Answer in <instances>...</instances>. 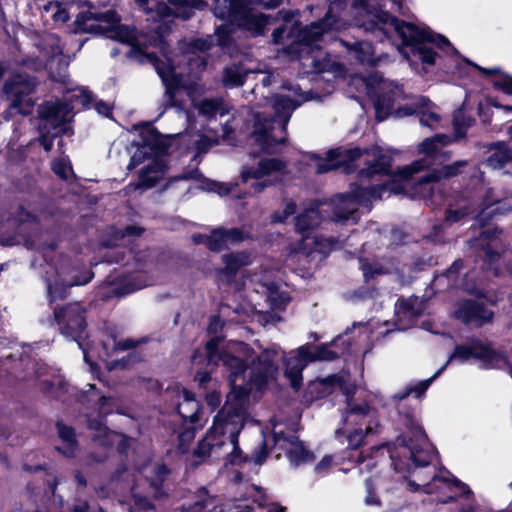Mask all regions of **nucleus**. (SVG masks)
<instances>
[{
  "label": "nucleus",
  "mask_w": 512,
  "mask_h": 512,
  "mask_svg": "<svg viewBox=\"0 0 512 512\" xmlns=\"http://www.w3.org/2000/svg\"><path fill=\"white\" fill-rule=\"evenodd\" d=\"M223 323L217 316L211 318L208 332L212 338L206 343V359L208 365H222L227 373L231 387L230 393L222 409L214 417L213 425L194 450V456L223 459L225 463L238 465L245 461V456L238 445V436L247 419L248 389L246 372L248 361L252 359L254 350L247 344L231 341L219 351Z\"/></svg>",
  "instance_id": "1"
},
{
  "label": "nucleus",
  "mask_w": 512,
  "mask_h": 512,
  "mask_svg": "<svg viewBox=\"0 0 512 512\" xmlns=\"http://www.w3.org/2000/svg\"><path fill=\"white\" fill-rule=\"evenodd\" d=\"M404 424L405 433L385 447L395 471L394 482L413 492L436 494L440 503L468 496L471 491L466 484L451 478L447 470L436 471L431 466L435 452L417 419L406 415Z\"/></svg>",
  "instance_id": "2"
},
{
  "label": "nucleus",
  "mask_w": 512,
  "mask_h": 512,
  "mask_svg": "<svg viewBox=\"0 0 512 512\" xmlns=\"http://www.w3.org/2000/svg\"><path fill=\"white\" fill-rule=\"evenodd\" d=\"M118 21L117 14L112 10L102 13L81 12L76 16L74 32L99 29L105 31L108 38L129 45L128 51L125 52L126 56L141 64H152L161 78L165 86V108L175 106V96L185 83L182 73L177 71L174 61L166 52L162 25L157 26L152 36H148L138 35L134 28L118 24Z\"/></svg>",
  "instance_id": "3"
},
{
  "label": "nucleus",
  "mask_w": 512,
  "mask_h": 512,
  "mask_svg": "<svg viewBox=\"0 0 512 512\" xmlns=\"http://www.w3.org/2000/svg\"><path fill=\"white\" fill-rule=\"evenodd\" d=\"M352 11L355 24L365 32L371 33L377 41H383L396 33L402 43L399 52L411 66L418 63L433 65L436 52L433 45L446 49L447 53L454 52L447 38L433 35L423 25L410 22H400L395 17L381 10L374 0H353Z\"/></svg>",
  "instance_id": "4"
},
{
  "label": "nucleus",
  "mask_w": 512,
  "mask_h": 512,
  "mask_svg": "<svg viewBox=\"0 0 512 512\" xmlns=\"http://www.w3.org/2000/svg\"><path fill=\"white\" fill-rule=\"evenodd\" d=\"M344 343L342 337H338L330 343L314 346L312 344H304L294 350L286 353L279 345L272 344L269 347L262 348L256 343L261 350L260 354L252 355L249 359L250 366L246 372V383L244 386L248 392L252 386L260 389L270 379H272L277 371L276 360L279 357L283 359L284 375L290 381L291 386L298 390L303 381V370L309 363L315 361H331L343 354L346 348L339 349V345Z\"/></svg>",
  "instance_id": "5"
},
{
  "label": "nucleus",
  "mask_w": 512,
  "mask_h": 512,
  "mask_svg": "<svg viewBox=\"0 0 512 512\" xmlns=\"http://www.w3.org/2000/svg\"><path fill=\"white\" fill-rule=\"evenodd\" d=\"M341 6L342 0H334L322 20L313 22L301 29L294 27L291 35L288 36L292 40L285 52L301 59L310 58L309 65L318 73L341 74L343 72L342 65L331 55L322 53L320 45L329 32L340 31L346 27L347 22L337 14Z\"/></svg>",
  "instance_id": "6"
},
{
  "label": "nucleus",
  "mask_w": 512,
  "mask_h": 512,
  "mask_svg": "<svg viewBox=\"0 0 512 512\" xmlns=\"http://www.w3.org/2000/svg\"><path fill=\"white\" fill-rule=\"evenodd\" d=\"M214 14L216 17L227 20L229 23L221 24L216 28L215 35L206 39L193 41L194 50L205 51L211 48L214 42L222 48L229 47L231 42V26L236 25L252 35H261L268 24V17L254 8L255 3L272 9L280 6L282 0H214Z\"/></svg>",
  "instance_id": "7"
},
{
  "label": "nucleus",
  "mask_w": 512,
  "mask_h": 512,
  "mask_svg": "<svg viewBox=\"0 0 512 512\" xmlns=\"http://www.w3.org/2000/svg\"><path fill=\"white\" fill-rule=\"evenodd\" d=\"M449 143L450 137L444 134L426 138L419 145V153L422 157L399 171V176L408 181L414 174L428 170L425 175L419 176L416 180L414 189L419 197L434 198V190L438 182L443 178L456 176L467 165L466 161H456L453 164L441 166L444 160L442 148Z\"/></svg>",
  "instance_id": "8"
},
{
  "label": "nucleus",
  "mask_w": 512,
  "mask_h": 512,
  "mask_svg": "<svg viewBox=\"0 0 512 512\" xmlns=\"http://www.w3.org/2000/svg\"><path fill=\"white\" fill-rule=\"evenodd\" d=\"M316 383L323 388L324 394H330L336 389L344 393L346 397V412L343 419L345 427L337 430L336 435L338 438L345 435L349 448H358L365 436L377 432L379 423L376 411L366 402H359L363 391H359L343 376L338 375L318 379Z\"/></svg>",
  "instance_id": "9"
},
{
  "label": "nucleus",
  "mask_w": 512,
  "mask_h": 512,
  "mask_svg": "<svg viewBox=\"0 0 512 512\" xmlns=\"http://www.w3.org/2000/svg\"><path fill=\"white\" fill-rule=\"evenodd\" d=\"M359 161H363L366 165L357 173L360 181L389 174L391 157L377 146L366 150L360 148L330 150L325 158L315 157L314 166L317 173H325L342 166L349 172L352 167L359 166L357 164Z\"/></svg>",
  "instance_id": "10"
},
{
  "label": "nucleus",
  "mask_w": 512,
  "mask_h": 512,
  "mask_svg": "<svg viewBox=\"0 0 512 512\" xmlns=\"http://www.w3.org/2000/svg\"><path fill=\"white\" fill-rule=\"evenodd\" d=\"M307 99L301 95L291 98L276 95L273 100L275 117L268 119L260 113L255 115L251 142L265 153H274L286 140L285 130L293 111Z\"/></svg>",
  "instance_id": "11"
},
{
  "label": "nucleus",
  "mask_w": 512,
  "mask_h": 512,
  "mask_svg": "<svg viewBox=\"0 0 512 512\" xmlns=\"http://www.w3.org/2000/svg\"><path fill=\"white\" fill-rule=\"evenodd\" d=\"M68 94L71 95H65L63 101L49 100L37 109L39 142L47 152L52 149L56 136L69 132V119L74 101L79 100L83 105H88L91 100V95L84 89H73Z\"/></svg>",
  "instance_id": "12"
},
{
  "label": "nucleus",
  "mask_w": 512,
  "mask_h": 512,
  "mask_svg": "<svg viewBox=\"0 0 512 512\" xmlns=\"http://www.w3.org/2000/svg\"><path fill=\"white\" fill-rule=\"evenodd\" d=\"M400 186L394 180L385 181L368 188L352 187L351 193L338 195L332 199V219L336 222L351 220L357 222L356 214L360 207L371 209V201L381 199L385 194L398 193Z\"/></svg>",
  "instance_id": "13"
},
{
  "label": "nucleus",
  "mask_w": 512,
  "mask_h": 512,
  "mask_svg": "<svg viewBox=\"0 0 512 512\" xmlns=\"http://www.w3.org/2000/svg\"><path fill=\"white\" fill-rule=\"evenodd\" d=\"M53 249L54 245L42 248L43 257L48 266L44 279L51 302L64 298L70 287L85 285L93 277V273L89 270H85L81 272V275H78L72 268L70 261L63 256H60L55 263H50L48 257Z\"/></svg>",
  "instance_id": "14"
},
{
  "label": "nucleus",
  "mask_w": 512,
  "mask_h": 512,
  "mask_svg": "<svg viewBox=\"0 0 512 512\" xmlns=\"http://www.w3.org/2000/svg\"><path fill=\"white\" fill-rule=\"evenodd\" d=\"M287 173V165L277 158H251L241 166L240 179L249 184L253 192L261 193L281 181Z\"/></svg>",
  "instance_id": "15"
},
{
  "label": "nucleus",
  "mask_w": 512,
  "mask_h": 512,
  "mask_svg": "<svg viewBox=\"0 0 512 512\" xmlns=\"http://www.w3.org/2000/svg\"><path fill=\"white\" fill-rule=\"evenodd\" d=\"M147 21L166 25L175 17L188 19L193 9H202L203 0H168L169 5L156 0H135Z\"/></svg>",
  "instance_id": "16"
},
{
  "label": "nucleus",
  "mask_w": 512,
  "mask_h": 512,
  "mask_svg": "<svg viewBox=\"0 0 512 512\" xmlns=\"http://www.w3.org/2000/svg\"><path fill=\"white\" fill-rule=\"evenodd\" d=\"M364 85L368 96L374 103L376 118L386 119L392 111L393 103L402 97L403 90L390 80L384 79L378 72L371 74Z\"/></svg>",
  "instance_id": "17"
},
{
  "label": "nucleus",
  "mask_w": 512,
  "mask_h": 512,
  "mask_svg": "<svg viewBox=\"0 0 512 512\" xmlns=\"http://www.w3.org/2000/svg\"><path fill=\"white\" fill-rule=\"evenodd\" d=\"M37 86L34 77L18 73L12 75L3 85V95L10 102L9 109L22 115H28L35 101L32 98Z\"/></svg>",
  "instance_id": "18"
},
{
  "label": "nucleus",
  "mask_w": 512,
  "mask_h": 512,
  "mask_svg": "<svg viewBox=\"0 0 512 512\" xmlns=\"http://www.w3.org/2000/svg\"><path fill=\"white\" fill-rule=\"evenodd\" d=\"M54 317L60 333L78 344L84 353V360L88 363V355L82 343L86 328L84 309L78 303L69 304L64 308L55 309Z\"/></svg>",
  "instance_id": "19"
},
{
  "label": "nucleus",
  "mask_w": 512,
  "mask_h": 512,
  "mask_svg": "<svg viewBox=\"0 0 512 512\" xmlns=\"http://www.w3.org/2000/svg\"><path fill=\"white\" fill-rule=\"evenodd\" d=\"M89 397L97 399L99 405V418H88V427L95 430L97 433L93 436L95 440L100 441L102 445L117 444V449L120 453L126 452L127 439L124 435L110 431L103 422V416L112 412V399L105 396H98L93 391L94 385L89 384Z\"/></svg>",
  "instance_id": "20"
},
{
  "label": "nucleus",
  "mask_w": 512,
  "mask_h": 512,
  "mask_svg": "<svg viewBox=\"0 0 512 512\" xmlns=\"http://www.w3.org/2000/svg\"><path fill=\"white\" fill-rule=\"evenodd\" d=\"M272 438L274 442L273 448L283 450L292 467H299L313 462L314 454L307 450L303 443L299 441L294 429L285 432L281 425L274 424Z\"/></svg>",
  "instance_id": "21"
},
{
  "label": "nucleus",
  "mask_w": 512,
  "mask_h": 512,
  "mask_svg": "<svg viewBox=\"0 0 512 512\" xmlns=\"http://www.w3.org/2000/svg\"><path fill=\"white\" fill-rule=\"evenodd\" d=\"M338 247V241L334 238H323L319 236H304L300 243L291 249L287 261L290 264L308 263L315 254L326 255Z\"/></svg>",
  "instance_id": "22"
},
{
  "label": "nucleus",
  "mask_w": 512,
  "mask_h": 512,
  "mask_svg": "<svg viewBox=\"0 0 512 512\" xmlns=\"http://www.w3.org/2000/svg\"><path fill=\"white\" fill-rule=\"evenodd\" d=\"M425 301L419 297L400 299L395 305V317L398 330H406L414 324L416 317L425 310Z\"/></svg>",
  "instance_id": "23"
},
{
  "label": "nucleus",
  "mask_w": 512,
  "mask_h": 512,
  "mask_svg": "<svg viewBox=\"0 0 512 512\" xmlns=\"http://www.w3.org/2000/svg\"><path fill=\"white\" fill-rule=\"evenodd\" d=\"M47 43L51 46V57L47 61V67L51 78L54 81L65 82L67 77L68 63L62 55V47L60 40L55 35H49L46 38Z\"/></svg>",
  "instance_id": "24"
},
{
  "label": "nucleus",
  "mask_w": 512,
  "mask_h": 512,
  "mask_svg": "<svg viewBox=\"0 0 512 512\" xmlns=\"http://www.w3.org/2000/svg\"><path fill=\"white\" fill-rule=\"evenodd\" d=\"M493 313L481 303L473 300H465L458 304L455 316L464 323L483 324L491 320Z\"/></svg>",
  "instance_id": "25"
},
{
  "label": "nucleus",
  "mask_w": 512,
  "mask_h": 512,
  "mask_svg": "<svg viewBox=\"0 0 512 512\" xmlns=\"http://www.w3.org/2000/svg\"><path fill=\"white\" fill-rule=\"evenodd\" d=\"M512 210L510 201L501 200L495 196L494 191H489L483 202V207L476 215L479 223L485 224L489 220L495 219L500 215H505Z\"/></svg>",
  "instance_id": "26"
},
{
  "label": "nucleus",
  "mask_w": 512,
  "mask_h": 512,
  "mask_svg": "<svg viewBox=\"0 0 512 512\" xmlns=\"http://www.w3.org/2000/svg\"><path fill=\"white\" fill-rule=\"evenodd\" d=\"M163 152L164 148L159 145L157 137L150 135L141 145H138L127 168L131 170L146 160L149 161V164H152L154 159H162L161 154Z\"/></svg>",
  "instance_id": "27"
},
{
  "label": "nucleus",
  "mask_w": 512,
  "mask_h": 512,
  "mask_svg": "<svg viewBox=\"0 0 512 512\" xmlns=\"http://www.w3.org/2000/svg\"><path fill=\"white\" fill-rule=\"evenodd\" d=\"M175 396L179 416L190 423L198 422L200 420V407L194 395L185 388H177Z\"/></svg>",
  "instance_id": "28"
},
{
  "label": "nucleus",
  "mask_w": 512,
  "mask_h": 512,
  "mask_svg": "<svg viewBox=\"0 0 512 512\" xmlns=\"http://www.w3.org/2000/svg\"><path fill=\"white\" fill-rule=\"evenodd\" d=\"M179 512H227L220 500L211 496L206 490L199 491L195 500L191 503L184 504Z\"/></svg>",
  "instance_id": "29"
},
{
  "label": "nucleus",
  "mask_w": 512,
  "mask_h": 512,
  "mask_svg": "<svg viewBox=\"0 0 512 512\" xmlns=\"http://www.w3.org/2000/svg\"><path fill=\"white\" fill-rule=\"evenodd\" d=\"M245 239L244 233L236 228L216 229L208 238V248L212 251H220L230 245L241 242Z\"/></svg>",
  "instance_id": "30"
},
{
  "label": "nucleus",
  "mask_w": 512,
  "mask_h": 512,
  "mask_svg": "<svg viewBox=\"0 0 512 512\" xmlns=\"http://www.w3.org/2000/svg\"><path fill=\"white\" fill-rule=\"evenodd\" d=\"M463 268L464 266L462 261L456 260L442 278H446L451 287L462 288L471 294L477 293L475 282L473 280L470 281V272L467 271L461 274V270Z\"/></svg>",
  "instance_id": "31"
},
{
  "label": "nucleus",
  "mask_w": 512,
  "mask_h": 512,
  "mask_svg": "<svg viewBox=\"0 0 512 512\" xmlns=\"http://www.w3.org/2000/svg\"><path fill=\"white\" fill-rule=\"evenodd\" d=\"M165 164L163 159H154L152 164L143 167L139 174V181L134 189H148L153 187L162 177Z\"/></svg>",
  "instance_id": "32"
},
{
  "label": "nucleus",
  "mask_w": 512,
  "mask_h": 512,
  "mask_svg": "<svg viewBox=\"0 0 512 512\" xmlns=\"http://www.w3.org/2000/svg\"><path fill=\"white\" fill-rule=\"evenodd\" d=\"M222 260L225 267L221 270V276L225 277L227 282H230L239 268L252 263V255L248 252L229 253L224 254Z\"/></svg>",
  "instance_id": "33"
},
{
  "label": "nucleus",
  "mask_w": 512,
  "mask_h": 512,
  "mask_svg": "<svg viewBox=\"0 0 512 512\" xmlns=\"http://www.w3.org/2000/svg\"><path fill=\"white\" fill-rule=\"evenodd\" d=\"M323 212H325L323 206L317 205L307 209L304 213L296 217V229L302 235V238L310 235L309 231L316 228L321 223Z\"/></svg>",
  "instance_id": "34"
},
{
  "label": "nucleus",
  "mask_w": 512,
  "mask_h": 512,
  "mask_svg": "<svg viewBox=\"0 0 512 512\" xmlns=\"http://www.w3.org/2000/svg\"><path fill=\"white\" fill-rule=\"evenodd\" d=\"M57 431L60 441L57 450L66 457H73L78 449L74 430L63 423H58Z\"/></svg>",
  "instance_id": "35"
},
{
  "label": "nucleus",
  "mask_w": 512,
  "mask_h": 512,
  "mask_svg": "<svg viewBox=\"0 0 512 512\" xmlns=\"http://www.w3.org/2000/svg\"><path fill=\"white\" fill-rule=\"evenodd\" d=\"M512 138V126L509 128ZM512 161V147L509 148L502 142L493 145L491 154L486 160V165L492 169H500Z\"/></svg>",
  "instance_id": "36"
},
{
  "label": "nucleus",
  "mask_w": 512,
  "mask_h": 512,
  "mask_svg": "<svg viewBox=\"0 0 512 512\" xmlns=\"http://www.w3.org/2000/svg\"><path fill=\"white\" fill-rule=\"evenodd\" d=\"M418 115L420 123L431 129L440 127L441 117L438 109L429 100L421 98L418 100Z\"/></svg>",
  "instance_id": "37"
},
{
  "label": "nucleus",
  "mask_w": 512,
  "mask_h": 512,
  "mask_svg": "<svg viewBox=\"0 0 512 512\" xmlns=\"http://www.w3.org/2000/svg\"><path fill=\"white\" fill-rule=\"evenodd\" d=\"M340 43L344 45L359 62L367 64H374L376 62L374 58V49L370 42L356 41L354 43H349L341 40Z\"/></svg>",
  "instance_id": "38"
},
{
  "label": "nucleus",
  "mask_w": 512,
  "mask_h": 512,
  "mask_svg": "<svg viewBox=\"0 0 512 512\" xmlns=\"http://www.w3.org/2000/svg\"><path fill=\"white\" fill-rule=\"evenodd\" d=\"M198 112L207 117L212 118L217 115L223 117L230 111L228 105H226L222 99H204L196 104Z\"/></svg>",
  "instance_id": "39"
},
{
  "label": "nucleus",
  "mask_w": 512,
  "mask_h": 512,
  "mask_svg": "<svg viewBox=\"0 0 512 512\" xmlns=\"http://www.w3.org/2000/svg\"><path fill=\"white\" fill-rule=\"evenodd\" d=\"M365 485H366V490H367V496L365 497V503H366V505H369V506L370 505L378 506L380 504V501L374 495L375 490L389 491L393 488L392 485H390L389 481L383 476H375L371 479H368L366 481Z\"/></svg>",
  "instance_id": "40"
},
{
  "label": "nucleus",
  "mask_w": 512,
  "mask_h": 512,
  "mask_svg": "<svg viewBox=\"0 0 512 512\" xmlns=\"http://www.w3.org/2000/svg\"><path fill=\"white\" fill-rule=\"evenodd\" d=\"M262 289V293L266 295L267 301L270 303L272 308L280 309L289 301V297L285 293L279 291V287L275 282H264L262 284Z\"/></svg>",
  "instance_id": "41"
},
{
  "label": "nucleus",
  "mask_w": 512,
  "mask_h": 512,
  "mask_svg": "<svg viewBox=\"0 0 512 512\" xmlns=\"http://www.w3.org/2000/svg\"><path fill=\"white\" fill-rule=\"evenodd\" d=\"M142 231V228L138 226H127L124 230H114L112 239L104 243V245L106 247H116L120 244H130L132 238L140 236Z\"/></svg>",
  "instance_id": "42"
},
{
  "label": "nucleus",
  "mask_w": 512,
  "mask_h": 512,
  "mask_svg": "<svg viewBox=\"0 0 512 512\" xmlns=\"http://www.w3.org/2000/svg\"><path fill=\"white\" fill-rule=\"evenodd\" d=\"M248 71L240 65L226 67L223 72V84L225 87L234 88L244 84Z\"/></svg>",
  "instance_id": "43"
},
{
  "label": "nucleus",
  "mask_w": 512,
  "mask_h": 512,
  "mask_svg": "<svg viewBox=\"0 0 512 512\" xmlns=\"http://www.w3.org/2000/svg\"><path fill=\"white\" fill-rule=\"evenodd\" d=\"M145 476L149 478L150 485L157 491L167 475V469L164 465H153L145 467L142 470Z\"/></svg>",
  "instance_id": "44"
},
{
  "label": "nucleus",
  "mask_w": 512,
  "mask_h": 512,
  "mask_svg": "<svg viewBox=\"0 0 512 512\" xmlns=\"http://www.w3.org/2000/svg\"><path fill=\"white\" fill-rule=\"evenodd\" d=\"M359 263L366 280L388 272V270L384 268L381 264L370 263L367 259L360 258Z\"/></svg>",
  "instance_id": "45"
},
{
  "label": "nucleus",
  "mask_w": 512,
  "mask_h": 512,
  "mask_svg": "<svg viewBox=\"0 0 512 512\" xmlns=\"http://www.w3.org/2000/svg\"><path fill=\"white\" fill-rule=\"evenodd\" d=\"M46 10L52 12V17L55 22L64 23L70 18V8H67L66 5L59 2H50Z\"/></svg>",
  "instance_id": "46"
},
{
  "label": "nucleus",
  "mask_w": 512,
  "mask_h": 512,
  "mask_svg": "<svg viewBox=\"0 0 512 512\" xmlns=\"http://www.w3.org/2000/svg\"><path fill=\"white\" fill-rule=\"evenodd\" d=\"M41 382L44 385L45 389L49 391L55 389V397L57 398L61 397V391H68V384L60 375H53L51 379H42Z\"/></svg>",
  "instance_id": "47"
},
{
  "label": "nucleus",
  "mask_w": 512,
  "mask_h": 512,
  "mask_svg": "<svg viewBox=\"0 0 512 512\" xmlns=\"http://www.w3.org/2000/svg\"><path fill=\"white\" fill-rule=\"evenodd\" d=\"M52 170L62 179H68L72 173L70 162L67 158L61 157L52 162Z\"/></svg>",
  "instance_id": "48"
},
{
  "label": "nucleus",
  "mask_w": 512,
  "mask_h": 512,
  "mask_svg": "<svg viewBox=\"0 0 512 512\" xmlns=\"http://www.w3.org/2000/svg\"><path fill=\"white\" fill-rule=\"evenodd\" d=\"M196 153L193 157V161L199 162L198 158L206 153L209 148L216 144V141L208 138L207 136L199 135L198 139L194 141Z\"/></svg>",
  "instance_id": "49"
},
{
  "label": "nucleus",
  "mask_w": 512,
  "mask_h": 512,
  "mask_svg": "<svg viewBox=\"0 0 512 512\" xmlns=\"http://www.w3.org/2000/svg\"><path fill=\"white\" fill-rule=\"evenodd\" d=\"M454 129L457 138H462L466 130L472 124L471 118H465L462 111H458L454 116Z\"/></svg>",
  "instance_id": "50"
},
{
  "label": "nucleus",
  "mask_w": 512,
  "mask_h": 512,
  "mask_svg": "<svg viewBox=\"0 0 512 512\" xmlns=\"http://www.w3.org/2000/svg\"><path fill=\"white\" fill-rule=\"evenodd\" d=\"M130 512H157L154 506L145 498L134 495Z\"/></svg>",
  "instance_id": "51"
},
{
  "label": "nucleus",
  "mask_w": 512,
  "mask_h": 512,
  "mask_svg": "<svg viewBox=\"0 0 512 512\" xmlns=\"http://www.w3.org/2000/svg\"><path fill=\"white\" fill-rule=\"evenodd\" d=\"M236 185L218 182H206L203 189L207 191H213L220 196H226L230 194Z\"/></svg>",
  "instance_id": "52"
},
{
  "label": "nucleus",
  "mask_w": 512,
  "mask_h": 512,
  "mask_svg": "<svg viewBox=\"0 0 512 512\" xmlns=\"http://www.w3.org/2000/svg\"><path fill=\"white\" fill-rule=\"evenodd\" d=\"M472 212L467 208L448 209L445 216V225L460 222L464 217Z\"/></svg>",
  "instance_id": "53"
},
{
  "label": "nucleus",
  "mask_w": 512,
  "mask_h": 512,
  "mask_svg": "<svg viewBox=\"0 0 512 512\" xmlns=\"http://www.w3.org/2000/svg\"><path fill=\"white\" fill-rule=\"evenodd\" d=\"M178 441H179V451L181 453H185L188 449V445L192 442L195 437V432L193 428H185L181 432L178 433Z\"/></svg>",
  "instance_id": "54"
},
{
  "label": "nucleus",
  "mask_w": 512,
  "mask_h": 512,
  "mask_svg": "<svg viewBox=\"0 0 512 512\" xmlns=\"http://www.w3.org/2000/svg\"><path fill=\"white\" fill-rule=\"evenodd\" d=\"M247 499L251 498L253 502L258 503L260 506L263 505L265 500V493L262 488L250 485L246 488Z\"/></svg>",
  "instance_id": "55"
},
{
  "label": "nucleus",
  "mask_w": 512,
  "mask_h": 512,
  "mask_svg": "<svg viewBox=\"0 0 512 512\" xmlns=\"http://www.w3.org/2000/svg\"><path fill=\"white\" fill-rule=\"evenodd\" d=\"M296 211V205L293 202H289L286 204L284 210L281 213H274L272 216V222L274 223H282L284 222L290 215L294 214Z\"/></svg>",
  "instance_id": "56"
},
{
  "label": "nucleus",
  "mask_w": 512,
  "mask_h": 512,
  "mask_svg": "<svg viewBox=\"0 0 512 512\" xmlns=\"http://www.w3.org/2000/svg\"><path fill=\"white\" fill-rule=\"evenodd\" d=\"M494 87L506 94L512 95V76L505 75L496 79Z\"/></svg>",
  "instance_id": "57"
},
{
  "label": "nucleus",
  "mask_w": 512,
  "mask_h": 512,
  "mask_svg": "<svg viewBox=\"0 0 512 512\" xmlns=\"http://www.w3.org/2000/svg\"><path fill=\"white\" fill-rule=\"evenodd\" d=\"M332 464L333 457L326 455L316 464L314 470L318 475H325L330 471Z\"/></svg>",
  "instance_id": "58"
},
{
  "label": "nucleus",
  "mask_w": 512,
  "mask_h": 512,
  "mask_svg": "<svg viewBox=\"0 0 512 512\" xmlns=\"http://www.w3.org/2000/svg\"><path fill=\"white\" fill-rule=\"evenodd\" d=\"M187 61H188L190 70H193V69L202 70L206 67V61L202 57H200L194 53L190 56H187Z\"/></svg>",
  "instance_id": "59"
},
{
  "label": "nucleus",
  "mask_w": 512,
  "mask_h": 512,
  "mask_svg": "<svg viewBox=\"0 0 512 512\" xmlns=\"http://www.w3.org/2000/svg\"><path fill=\"white\" fill-rule=\"evenodd\" d=\"M145 286H146V284H129L122 288H116L114 291H115L116 295L123 296V295L129 294V293H132L136 290H139Z\"/></svg>",
  "instance_id": "60"
},
{
  "label": "nucleus",
  "mask_w": 512,
  "mask_h": 512,
  "mask_svg": "<svg viewBox=\"0 0 512 512\" xmlns=\"http://www.w3.org/2000/svg\"><path fill=\"white\" fill-rule=\"evenodd\" d=\"M206 402H207L208 406H210L211 409L214 410L221 403V395L216 391L208 393L206 396Z\"/></svg>",
  "instance_id": "61"
},
{
  "label": "nucleus",
  "mask_w": 512,
  "mask_h": 512,
  "mask_svg": "<svg viewBox=\"0 0 512 512\" xmlns=\"http://www.w3.org/2000/svg\"><path fill=\"white\" fill-rule=\"evenodd\" d=\"M484 255L490 265L493 264L494 261H496V259L499 257V254L493 251V242L487 245L484 250Z\"/></svg>",
  "instance_id": "62"
},
{
  "label": "nucleus",
  "mask_w": 512,
  "mask_h": 512,
  "mask_svg": "<svg viewBox=\"0 0 512 512\" xmlns=\"http://www.w3.org/2000/svg\"><path fill=\"white\" fill-rule=\"evenodd\" d=\"M96 111L103 116H110L112 108L109 104L99 101L95 104Z\"/></svg>",
  "instance_id": "63"
},
{
  "label": "nucleus",
  "mask_w": 512,
  "mask_h": 512,
  "mask_svg": "<svg viewBox=\"0 0 512 512\" xmlns=\"http://www.w3.org/2000/svg\"><path fill=\"white\" fill-rule=\"evenodd\" d=\"M35 217L30 213L25 211L24 209H21L17 215V221L23 225L26 222L34 221Z\"/></svg>",
  "instance_id": "64"
}]
</instances>
